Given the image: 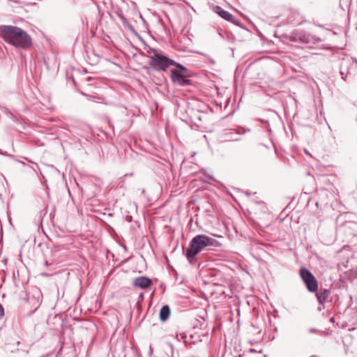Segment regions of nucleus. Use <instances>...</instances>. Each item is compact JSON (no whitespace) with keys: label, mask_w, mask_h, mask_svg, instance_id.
Here are the masks:
<instances>
[{"label":"nucleus","mask_w":357,"mask_h":357,"mask_svg":"<svg viewBox=\"0 0 357 357\" xmlns=\"http://www.w3.org/2000/svg\"><path fill=\"white\" fill-rule=\"evenodd\" d=\"M133 284L139 288L146 289L151 284V280L145 276H140L135 279Z\"/></svg>","instance_id":"9"},{"label":"nucleus","mask_w":357,"mask_h":357,"mask_svg":"<svg viewBox=\"0 0 357 357\" xmlns=\"http://www.w3.org/2000/svg\"><path fill=\"white\" fill-rule=\"evenodd\" d=\"M149 66L156 70L165 71L171 66H176L181 68L182 70H185V68L179 63H176L174 61L169 59L168 57L161 54H153L149 56Z\"/></svg>","instance_id":"2"},{"label":"nucleus","mask_w":357,"mask_h":357,"mask_svg":"<svg viewBox=\"0 0 357 357\" xmlns=\"http://www.w3.org/2000/svg\"><path fill=\"white\" fill-rule=\"evenodd\" d=\"M183 254L185 255L188 261L191 264H195L196 255L199 253L204 247H182Z\"/></svg>","instance_id":"6"},{"label":"nucleus","mask_w":357,"mask_h":357,"mask_svg":"<svg viewBox=\"0 0 357 357\" xmlns=\"http://www.w3.org/2000/svg\"><path fill=\"white\" fill-rule=\"evenodd\" d=\"M41 275L43 276H47V274H46V273H42Z\"/></svg>","instance_id":"15"},{"label":"nucleus","mask_w":357,"mask_h":357,"mask_svg":"<svg viewBox=\"0 0 357 357\" xmlns=\"http://www.w3.org/2000/svg\"><path fill=\"white\" fill-rule=\"evenodd\" d=\"M171 313L170 308L168 305H164L161 307L160 311V319L162 321H166Z\"/></svg>","instance_id":"11"},{"label":"nucleus","mask_w":357,"mask_h":357,"mask_svg":"<svg viewBox=\"0 0 357 357\" xmlns=\"http://www.w3.org/2000/svg\"><path fill=\"white\" fill-rule=\"evenodd\" d=\"M331 291L329 289L321 288L316 294L317 298L321 305H324L328 301Z\"/></svg>","instance_id":"10"},{"label":"nucleus","mask_w":357,"mask_h":357,"mask_svg":"<svg viewBox=\"0 0 357 357\" xmlns=\"http://www.w3.org/2000/svg\"><path fill=\"white\" fill-rule=\"evenodd\" d=\"M287 39L291 42H299L304 44H307L311 41L310 35L303 31L293 32L287 36Z\"/></svg>","instance_id":"7"},{"label":"nucleus","mask_w":357,"mask_h":357,"mask_svg":"<svg viewBox=\"0 0 357 357\" xmlns=\"http://www.w3.org/2000/svg\"><path fill=\"white\" fill-rule=\"evenodd\" d=\"M300 274L310 291L315 292L318 290L317 282L310 271L305 268H302L300 270Z\"/></svg>","instance_id":"3"},{"label":"nucleus","mask_w":357,"mask_h":357,"mask_svg":"<svg viewBox=\"0 0 357 357\" xmlns=\"http://www.w3.org/2000/svg\"><path fill=\"white\" fill-rule=\"evenodd\" d=\"M208 116L206 114H201L198 116V122H195L198 127L206 128Z\"/></svg>","instance_id":"12"},{"label":"nucleus","mask_w":357,"mask_h":357,"mask_svg":"<svg viewBox=\"0 0 357 357\" xmlns=\"http://www.w3.org/2000/svg\"><path fill=\"white\" fill-rule=\"evenodd\" d=\"M213 11L220 15L224 20L231 22L234 24H238V21L234 18V17L229 12L223 10L220 6H215L213 7Z\"/></svg>","instance_id":"8"},{"label":"nucleus","mask_w":357,"mask_h":357,"mask_svg":"<svg viewBox=\"0 0 357 357\" xmlns=\"http://www.w3.org/2000/svg\"><path fill=\"white\" fill-rule=\"evenodd\" d=\"M120 248H121L122 250H123V251H126V250H127V247H126V246L120 247Z\"/></svg>","instance_id":"14"},{"label":"nucleus","mask_w":357,"mask_h":357,"mask_svg":"<svg viewBox=\"0 0 357 357\" xmlns=\"http://www.w3.org/2000/svg\"><path fill=\"white\" fill-rule=\"evenodd\" d=\"M147 52L150 54V55H153V54H159L158 52V51L153 48H151V47H149V49L147 50Z\"/></svg>","instance_id":"13"},{"label":"nucleus","mask_w":357,"mask_h":357,"mask_svg":"<svg viewBox=\"0 0 357 357\" xmlns=\"http://www.w3.org/2000/svg\"><path fill=\"white\" fill-rule=\"evenodd\" d=\"M180 69H173L171 71V79L172 82L174 84L178 85L180 86H184L191 84V80L188 79L187 77L184 75L183 71L187 70Z\"/></svg>","instance_id":"4"},{"label":"nucleus","mask_w":357,"mask_h":357,"mask_svg":"<svg viewBox=\"0 0 357 357\" xmlns=\"http://www.w3.org/2000/svg\"><path fill=\"white\" fill-rule=\"evenodd\" d=\"M190 245H220V243L218 242L213 238L200 234L192 238Z\"/></svg>","instance_id":"5"},{"label":"nucleus","mask_w":357,"mask_h":357,"mask_svg":"<svg viewBox=\"0 0 357 357\" xmlns=\"http://www.w3.org/2000/svg\"><path fill=\"white\" fill-rule=\"evenodd\" d=\"M0 36L6 43L16 48L28 50L32 45L31 38L27 32L16 26H0Z\"/></svg>","instance_id":"1"}]
</instances>
